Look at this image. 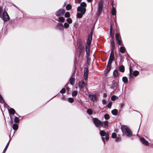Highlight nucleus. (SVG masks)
Here are the masks:
<instances>
[{
    "instance_id": "obj_2",
    "label": "nucleus",
    "mask_w": 153,
    "mask_h": 153,
    "mask_svg": "<svg viewBox=\"0 0 153 153\" xmlns=\"http://www.w3.org/2000/svg\"><path fill=\"white\" fill-rule=\"evenodd\" d=\"M121 130L123 135L126 134L127 136L131 137L132 136V134L130 129L126 126H123L121 127Z\"/></svg>"
},
{
    "instance_id": "obj_16",
    "label": "nucleus",
    "mask_w": 153,
    "mask_h": 153,
    "mask_svg": "<svg viewBox=\"0 0 153 153\" xmlns=\"http://www.w3.org/2000/svg\"><path fill=\"white\" fill-rule=\"evenodd\" d=\"M140 140L143 144L146 146H148L149 145V143L148 142V141L146 140L144 138H140Z\"/></svg>"
},
{
    "instance_id": "obj_4",
    "label": "nucleus",
    "mask_w": 153,
    "mask_h": 153,
    "mask_svg": "<svg viewBox=\"0 0 153 153\" xmlns=\"http://www.w3.org/2000/svg\"><path fill=\"white\" fill-rule=\"evenodd\" d=\"M100 134L102 137V140L104 143L109 139V134L108 132H105L103 130L100 131Z\"/></svg>"
},
{
    "instance_id": "obj_56",
    "label": "nucleus",
    "mask_w": 153,
    "mask_h": 153,
    "mask_svg": "<svg viewBox=\"0 0 153 153\" xmlns=\"http://www.w3.org/2000/svg\"><path fill=\"white\" fill-rule=\"evenodd\" d=\"M67 88V90H68H68H69V88Z\"/></svg>"
},
{
    "instance_id": "obj_50",
    "label": "nucleus",
    "mask_w": 153,
    "mask_h": 153,
    "mask_svg": "<svg viewBox=\"0 0 153 153\" xmlns=\"http://www.w3.org/2000/svg\"><path fill=\"white\" fill-rule=\"evenodd\" d=\"M82 0H75V2L76 4L80 3Z\"/></svg>"
},
{
    "instance_id": "obj_29",
    "label": "nucleus",
    "mask_w": 153,
    "mask_h": 153,
    "mask_svg": "<svg viewBox=\"0 0 153 153\" xmlns=\"http://www.w3.org/2000/svg\"><path fill=\"white\" fill-rule=\"evenodd\" d=\"M125 51V48L124 47H121L120 48V51L122 53H123Z\"/></svg>"
},
{
    "instance_id": "obj_35",
    "label": "nucleus",
    "mask_w": 153,
    "mask_h": 153,
    "mask_svg": "<svg viewBox=\"0 0 153 153\" xmlns=\"http://www.w3.org/2000/svg\"><path fill=\"white\" fill-rule=\"evenodd\" d=\"M63 26L65 28H67L69 27V24L67 23H65Z\"/></svg>"
},
{
    "instance_id": "obj_33",
    "label": "nucleus",
    "mask_w": 153,
    "mask_h": 153,
    "mask_svg": "<svg viewBox=\"0 0 153 153\" xmlns=\"http://www.w3.org/2000/svg\"><path fill=\"white\" fill-rule=\"evenodd\" d=\"M0 102L1 103H4V104L5 105V103L4 102V101L3 100V98L1 94H0Z\"/></svg>"
},
{
    "instance_id": "obj_27",
    "label": "nucleus",
    "mask_w": 153,
    "mask_h": 153,
    "mask_svg": "<svg viewBox=\"0 0 153 153\" xmlns=\"http://www.w3.org/2000/svg\"><path fill=\"white\" fill-rule=\"evenodd\" d=\"M119 69L120 71L121 72H124L125 71L124 67L123 65H121Z\"/></svg>"
},
{
    "instance_id": "obj_38",
    "label": "nucleus",
    "mask_w": 153,
    "mask_h": 153,
    "mask_svg": "<svg viewBox=\"0 0 153 153\" xmlns=\"http://www.w3.org/2000/svg\"><path fill=\"white\" fill-rule=\"evenodd\" d=\"M66 21L69 24H71L72 22V21L71 19L68 18L66 19Z\"/></svg>"
},
{
    "instance_id": "obj_13",
    "label": "nucleus",
    "mask_w": 153,
    "mask_h": 153,
    "mask_svg": "<svg viewBox=\"0 0 153 153\" xmlns=\"http://www.w3.org/2000/svg\"><path fill=\"white\" fill-rule=\"evenodd\" d=\"M5 105H6V107H7V108H8V111L9 112V113L10 114V119L12 120V117H11V115H10V114H14L15 113V111L13 108H10V109L8 108V106L5 103Z\"/></svg>"
},
{
    "instance_id": "obj_53",
    "label": "nucleus",
    "mask_w": 153,
    "mask_h": 153,
    "mask_svg": "<svg viewBox=\"0 0 153 153\" xmlns=\"http://www.w3.org/2000/svg\"><path fill=\"white\" fill-rule=\"evenodd\" d=\"M107 96V94L105 93H104L103 94V97H106Z\"/></svg>"
},
{
    "instance_id": "obj_15",
    "label": "nucleus",
    "mask_w": 153,
    "mask_h": 153,
    "mask_svg": "<svg viewBox=\"0 0 153 153\" xmlns=\"http://www.w3.org/2000/svg\"><path fill=\"white\" fill-rule=\"evenodd\" d=\"M88 97L90 100L94 102L97 100V97L96 95L90 94Z\"/></svg>"
},
{
    "instance_id": "obj_59",
    "label": "nucleus",
    "mask_w": 153,
    "mask_h": 153,
    "mask_svg": "<svg viewBox=\"0 0 153 153\" xmlns=\"http://www.w3.org/2000/svg\"><path fill=\"white\" fill-rule=\"evenodd\" d=\"M112 6H113V5L112 4Z\"/></svg>"
},
{
    "instance_id": "obj_3",
    "label": "nucleus",
    "mask_w": 153,
    "mask_h": 153,
    "mask_svg": "<svg viewBox=\"0 0 153 153\" xmlns=\"http://www.w3.org/2000/svg\"><path fill=\"white\" fill-rule=\"evenodd\" d=\"M92 34H91L88 36L87 41V45L86 46V51L88 57L89 56L90 52V46L92 40Z\"/></svg>"
},
{
    "instance_id": "obj_34",
    "label": "nucleus",
    "mask_w": 153,
    "mask_h": 153,
    "mask_svg": "<svg viewBox=\"0 0 153 153\" xmlns=\"http://www.w3.org/2000/svg\"><path fill=\"white\" fill-rule=\"evenodd\" d=\"M65 20V18L62 17H59V21L62 22H63Z\"/></svg>"
},
{
    "instance_id": "obj_8",
    "label": "nucleus",
    "mask_w": 153,
    "mask_h": 153,
    "mask_svg": "<svg viewBox=\"0 0 153 153\" xmlns=\"http://www.w3.org/2000/svg\"><path fill=\"white\" fill-rule=\"evenodd\" d=\"M0 17L4 21H7L10 19V17L7 13L5 11H4L1 16Z\"/></svg>"
},
{
    "instance_id": "obj_7",
    "label": "nucleus",
    "mask_w": 153,
    "mask_h": 153,
    "mask_svg": "<svg viewBox=\"0 0 153 153\" xmlns=\"http://www.w3.org/2000/svg\"><path fill=\"white\" fill-rule=\"evenodd\" d=\"M139 74V72L135 70L134 71H133L131 66L129 68V78H132L133 77V76H136Z\"/></svg>"
},
{
    "instance_id": "obj_45",
    "label": "nucleus",
    "mask_w": 153,
    "mask_h": 153,
    "mask_svg": "<svg viewBox=\"0 0 153 153\" xmlns=\"http://www.w3.org/2000/svg\"><path fill=\"white\" fill-rule=\"evenodd\" d=\"M112 105V102H109L108 103V105H107L108 107V108H110L111 107Z\"/></svg>"
},
{
    "instance_id": "obj_17",
    "label": "nucleus",
    "mask_w": 153,
    "mask_h": 153,
    "mask_svg": "<svg viewBox=\"0 0 153 153\" xmlns=\"http://www.w3.org/2000/svg\"><path fill=\"white\" fill-rule=\"evenodd\" d=\"M75 81V78H74V76L73 74L71 76V77L69 80V82L72 85H73L74 84Z\"/></svg>"
},
{
    "instance_id": "obj_55",
    "label": "nucleus",
    "mask_w": 153,
    "mask_h": 153,
    "mask_svg": "<svg viewBox=\"0 0 153 153\" xmlns=\"http://www.w3.org/2000/svg\"><path fill=\"white\" fill-rule=\"evenodd\" d=\"M92 0H87V1L88 2H91L92 1Z\"/></svg>"
},
{
    "instance_id": "obj_26",
    "label": "nucleus",
    "mask_w": 153,
    "mask_h": 153,
    "mask_svg": "<svg viewBox=\"0 0 153 153\" xmlns=\"http://www.w3.org/2000/svg\"><path fill=\"white\" fill-rule=\"evenodd\" d=\"M111 13L113 15H116V10L114 8L112 7V10H111Z\"/></svg>"
},
{
    "instance_id": "obj_11",
    "label": "nucleus",
    "mask_w": 153,
    "mask_h": 153,
    "mask_svg": "<svg viewBox=\"0 0 153 153\" xmlns=\"http://www.w3.org/2000/svg\"><path fill=\"white\" fill-rule=\"evenodd\" d=\"M114 57L113 52V51H111L109 61L108 62L109 63V65H111L112 62L114 60Z\"/></svg>"
},
{
    "instance_id": "obj_41",
    "label": "nucleus",
    "mask_w": 153,
    "mask_h": 153,
    "mask_svg": "<svg viewBox=\"0 0 153 153\" xmlns=\"http://www.w3.org/2000/svg\"><path fill=\"white\" fill-rule=\"evenodd\" d=\"M3 12L2 7L0 6V16H1Z\"/></svg>"
},
{
    "instance_id": "obj_49",
    "label": "nucleus",
    "mask_w": 153,
    "mask_h": 153,
    "mask_svg": "<svg viewBox=\"0 0 153 153\" xmlns=\"http://www.w3.org/2000/svg\"><path fill=\"white\" fill-rule=\"evenodd\" d=\"M116 136L117 135L115 133H113L112 134L111 137L113 138H115L116 137Z\"/></svg>"
},
{
    "instance_id": "obj_42",
    "label": "nucleus",
    "mask_w": 153,
    "mask_h": 153,
    "mask_svg": "<svg viewBox=\"0 0 153 153\" xmlns=\"http://www.w3.org/2000/svg\"><path fill=\"white\" fill-rule=\"evenodd\" d=\"M113 74L114 76H118V71L117 70H115L113 72Z\"/></svg>"
},
{
    "instance_id": "obj_21",
    "label": "nucleus",
    "mask_w": 153,
    "mask_h": 153,
    "mask_svg": "<svg viewBox=\"0 0 153 153\" xmlns=\"http://www.w3.org/2000/svg\"><path fill=\"white\" fill-rule=\"evenodd\" d=\"M102 124L101 126H102L104 128H106L108 127V122L107 121H105L104 122H102Z\"/></svg>"
},
{
    "instance_id": "obj_22",
    "label": "nucleus",
    "mask_w": 153,
    "mask_h": 153,
    "mask_svg": "<svg viewBox=\"0 0 153 153\" xmlns=\"http://www.w3.org/2000/svg\"><path fill=\"white\" fill-rule=\"evenodd\" d=\"M87 6L86 4L84 2H82L80 4V7L82 8H85Z\"/></svg>"
},
{
    "instance_id": "obj_19",
    "label": "nucleus",
    "mask_w": 153,
    "mask_h": 153,
    "mask_svg": "<svg viewBox=\"0 0 153 153\" xmlns=\"http://www.w3.org/2000/svg\"><path fill=\"white\" fill-rule=\"evenodd\" d=\"M112 86L113 88L114 89H117L118 87V84L117 82L113 80L112 82Z\"/></svg>"
},
{
    "instance_id": "obj_46",
    "label": "nucleus",
    "mask_w": 153,
    "mask_h": 153,
    "mask_svg": "<svg viewBox=\"0 0 153 153\" xmlns=\"http://www.w3.org/2000/svg\"><path fill=\"white\" fill-rule=\"evenodd\" d=\"M111 29H110V35L112 37V38L114 37V34H112L111 32V30L112 29V26L111 25Z\"/></svg>"
},
{
    "instance_id": "obj_1",
    "label": "nucleus",
    "mask_w": 153,
    "mask_h": 153,
    "mask_svg": "<svg viewBox=\"0 0 153 153\" xmlns=\"http://www.w3.org/2000/svg\"><path fill=\"white\" fill-rule=\"evenodd\" d=\"M121 130L123 135L126 134L127 136L131 137L132 136V134L130 129L126 126H123L121 127Z\"/></svg>"
},
{
    "instance_id": "obj_20",
    "label": "nucleus",
    "mask_w": 153,
    "mask_h": 153,
    "mask_svg": "<svg viewBox=\"0 0 153 153\" xmlns=\"http://www.w3.org/2000/svg\"><path fill=\"white\" fill-rule=\"evenodd\" d=\"M79 87L81 88H83L85 86V82L83 81H81L79 83Z\"/></svg>"
},
{
    "instance_id": "obj_60",
    "label": "nucleus",
    "mask_w": 153,
    "mask_h": 153,
    "mask_svg": "<svg viewBox=\"0 0 153 153\" xmlns=\"http://www.w3.org/2000/svg\"><path fill=\"white\" fill-rule=\"evenodd\" d=\"M112 6H113V5L112 4Z\"/></svg>"
},
{
    "instance_id": "obj_12",
    "label": "nucleus",
    "mask_w": 153,
    "mask_h": 153,
    "mask_svg": "<svg viewBox=\"0 0 153 153\" xmlns=\"http://www.w3.org/2000/svg\"><path fill=\"white\" fill-rule=\"evenodd\" d=\"M102 1H100L99 3L98 9V15H99L102 12Z\"/></svg>"
},
{
    "instance_id": "obj_40",
    "label": "nucleus",
    "mask_w": 153,
    "mask_h": 153,
    "mask_svg": "<svg viewBox=\"0 0 153 153\" xmlns=\"http://www.w3.org/2000/svg\"><path fill=\"white\" fill-rule=\"evenodd\" d=\"M68 100L71 103H73L74 101V99L72 98H69L68 99Z\"/></svg>"
},
{
    "instance_id": "obj_5",
    "label": "nucleus",
    "mask_w": 153,
    "mask_h": 153,
    "mask_svg": "<svg viewBox=\"0 0 153 153\" xmlns=\"http://www.w3.org/2000/svg\"><path fill=\"white\" fill-rule=\"evenodd\" d=\"M77 10L81 12L80 13H77V17L78 18H81L83 15L85 13L86 9L85 8H82L80 7H78L77 8Z\"/></svg>"
},
{
    "instance_id": "obj_25",
    "label": "nucleus",
    "mask_w": 153,
    "mask_h": 153,
    "mask_svg": "<svg viewBox=\"0 0 153 153\" xmlns=\"http://www.w3.org/2000/svg\"><path fill=\"white\" fill-rule=\"evenodd\" d=\"M118 113L117 110L116 109H114L112 111L111 113L112 114L115 115H116Z\"/></svg>"
},
{
    "instance_id": "obj_58",
    "label": "nucleus",
    "mask_w": 153,
    "mask_h": 153,
    "mask_svg": "<svg viewBox=\"0 0 153 153\" xmlns=\"http://www.w3.org/2000/svg\"><path fill=\"white\" fill-rule=\"evenodd\" d=\"M91 8H92V4H91Z\"/></svg>"
},
{
    "instance_id": "obj_37",
    "label": "nucleus",
    "mask_w": 153,
    "mask_h": 153,
    "mask_svg": "<svg viewBox=\"0 0 153 153\" xmlns=\"http://www.w3.org/2000/svg\"><path fill=\"white\" fill-rule=\"evenodd\" d=\"M19 119L17 117H15L14 118V121L16 123H18L19 122Z\"/></svg>"
},
{
    "instance_id": "obj_10",
    "label": "nucleus",
    "mask_w": 153,
    "mask_h": 153,
    "mask_svg": "<svg viewBox=\"0 0 153 153\" xmlns=\"http://www.w3.org/2000/svg\"><path fill=\"white\" fill-rule=\"evenodd\" d=\"M65 12V11L64 10L60 9L56 12V15L57 16H61L64 14Z\"/></svg>"
},
{
    "instance_id": "obj_14",
    "label": "nucleus",
    "mask_w": 153,
    "mask_h": 153,
    "mask_svg": "<svg viewBox=\"0 0 153 153\" xmlns=\"http://www.w3.org/2000/svg\"><path fill=\"white\" fill-rule=\"evenodd\" d=\"M88 69L87 68H85L84 71V78L86 80L88 78Z\"/></svg>"
},
{
    "instance_id": "obj_30",
    "label": "nucleus",
    "mask_w": 153,
    "mask_h": 153,
    "mask_svg": "<svg viewBox=\"0 0 153 153\" xmlns=\"http://www.w3.org/2000/svg\"><path fill=\"white\" fill-rule=\"evenodd\" d=\"M87 112V113L89 115H91L93 113V111L92 110L90 109H88Z\"/></svg>"
},
{
    "instance_id": "obj_48",
    "label": "nucleus",
    "mask_w": 153,
    "mask_h": 153,
    "mask_svg": "<svg viewBox=\"0 0 153 153\" xmlns=\"http://www.w3.org/2000/svg\"><path fill=\"white\" fill-rule=\"evenodd\" d=\"M65 92V88H63L60 91V92L61 93H64Z\"/></svg>"
},
{
    "instance_id": "obj_47",
    "label": "nucleus",
    "mask_w": 153,
    "mask_h": 153,
    "mask_svg": "<svg viewBox=\"0 0 153 153\" xmlns=\"http://www.w3.org/2000/svg\"><path fill=\"white\" fill-rule=\"evenodd\" d=\"M111 65H109V63H108L107 69V70L108 71H109L111 69V67H110Z\"/></svg>"
},
{
    "instance_id": "obj_6",
    "label": "nucleus",
    "mask_w": 153,
    "mask_h": 153,
    "mask_svg": "<svg viewBox=\"0 0 153 153\" xmlns=\"http://www.w3.org/2000/svg\"><path fill=\"white\" fill-rule=\"evenodd\" d=\"M93 121L96 126L98 128H100L102 124V122L99 120L97 118H93Z\"/></svg>"
},
{
    "instance_id": "obj_43",
    "label": "nucleus",
    "mask_w": 153,
    "mask_h": 153,
    "mask_svg": "<svg viewBox=\"0 0 153 153\" xmlns=\"http://www.w3.org/2000/svg\"><path fill=\"white\" fill-rule=\"evenodd\" d=\"M110 117L109 116L108 114H105L104 115V118L106 120H107L109 119Z\"/></svg>"
},
{
    "instance_id": "obj_9",
    "label": "nucleus",
    "mask_w": 153,
    "mask_h": 153,
    "mask_svg": "<svg viewBox=\"0 0 153 153\" xmlns=\"http://www.w3.org/2000/svg\"><path fill=\"white\" fill-rule=\"evenodd\" d=\"M115 37L117 43L120 45H121L122 41L120 35L118 33H116L115 35Z\"/></svg>"
},
{
    "instance_id": "obj_54",
    "label": "nucleus",
    "mask_w": 153,
    "mask_h": 153,
    "mask_svg": "<svg viewBox=\"0 0 153 153\" xmlns=\"http://www.w3.org/2000/svg\"><path fill=\"white\" fill-rule=\"evenodd\" d=\"M123 106H124V104H121V108H122Z\"/></svg>"
},
{
    "instance_id": "obj_36",
    "label": "nucleus",
    "mask_w": 153,
    "mask_h": 153,
    "mask_svg": "<svg viewBox=\"0 0 153 153\" xmlns=\"http://www.w3.org/2000/svg\"><path fill=\"white\" fill-rule=\"evenodd\" d=\"M65 16L66 18H68L70 16V13L69 12H66L65 15Z\"/></svg>"
},
{
    "instance_id": "obj_18",
    "label": "nucleus",
    "mask_w": 153,
    "mask_h": 153,
    "mask_svg": "<svg viewBox=\"0 0 153 153\" xmlns=\"http://www.w3.org/2000/svg\"><path fill=\"white\" fill-rule=\"evenodd\" d=\"M56 28V29L60 30H63L64 29L63 24L60 23L57 24Z\"/></svg>"
},
{
    "instance_id": "obj_57",
    "label": "nucleus",
    "mask_w": 153,
    "mask_h": 153,
    "mask_svg": "<svg viewBox=\"0 0 153 153\" xmlns=\"http://www.w3.org/2000/svg\"><path fill=\"white\" fill-rule=\"evenodd\" d=\"M65 4H66V3H65L64 4V5L63 6V7H64L65 6Z\"/></svg>"
},
{
    "instance_id": "obj_44",
    "label": "nucleus",
    "mask_w": 153,
    "mask_h": 153,
    "mask_svg": "<svg viewBox=\"0 0 153 153\" xmlns=\"http://www.w3.org/2000/svg\"><path fill=\"white\" fill-rule=\"evenodd\" d=\"M9 143H10V142H9H9L7 143V145L6 146V147H5V148H4V151H3V152H4V153L5 152V151H6V150H7V147H8V146L9 145Z\"/></svg>"
},
{
    "instance_id": "obj_39",
    "label": "nucleus",
    "mask_w": 153,
    "mask_h": 153,
    "mask_svg": "<svg viewBox=\"0 0 153 153\" xmlns=\"http://www.w3.org/2000/svg\"><path fill=\"white\" fill-rule=\"evenodd\" d=\"M77 94V92L76 91H74L72 92V95L73 96H76Z\"/></svg>"
},
{
    "instance_id": "obj_52",
    "label": "nucleus",
    "mask_w": 153,
    "mask_h": 153,
    "mask_svg": "<svg viewBox=\"0 0 153 153\" xmlns=\"http://www.w3.org/2000/svg\"><path fill=\"white\" fill-rule=\"evenodd\" d=\"M116 141H120V138L119 137H117L116 138Z\"/></svg>"
},
{
    "instance_id": "obj_51",
    "label": "nucleus",
    "mask_w": 153,
    "mask_h": 153,
    "mask_svg": "<svg viewBox=\"0 0 153 153\" xmlns=\"http://www.w3.org/2000/svg\"><path fill=\"white\" fill-rule=\"evenodd\" d=\"M102 103L103 105H105L106 103V101L105 100H102Z\"/></svg>"
},
{
    "instance_id": "obj_24",
    "label": "nucleus",
    "mask_w": 153,
    "mask_h": 153,
    "mask_svg": "<svg viewBox=\"0 0 153 153\" xmlns=\"http://www.w3.org/2000/svg\"><path fill=\"white\" fill-rule=\"evenodd\" d=\"M110 41H111V45L112 47V48H114L115 44H114V41L113 39V38H112L111 40Z\"/></svg>"
},
{
    "instance_id": "obj_23",
    "label": "nucleus",
    "mask_w": 153,
    "mask_h": 153,
    "mask_svg": "<svg viewBox=\"0 0 153 153\" xmlns=\"http://www.w3.org/2000/svg\"><path fill=\"white\" fill-rule=\"evenodd\" d=\"M13 129L15 131H16L18 129V125L16 124H14L13 126Z\"/></svg>"
},
{
    "instance_id": "obj_32",
    "label": "nucleus",
    "mask_w": 153,
    "mask_h": 153,
    "mask_svg": "<svg viewBox=\"0 0 153 153\" xmlns=\"http://www.w3.org/2000/svg\"><path fill=\"white\" fill-rule=\"evenodd\" d=\"M66 8L67 10H69L71 8V6L70 4H68L66 6Z\"/></svg>"
},
{
    "instance_id": "obj_31",
    "label": "nucleus",
    "mask_w": 153,
    "mask_h": 153,
    "mask_svg": "<svg viewBox=\"0 0 153 153\" xmlns=\"http://www.w3.org/2000/svg\"><path fill=\"white\" fill-rule=\"evenodd\" d=\"M122 80L123 82L125 83L127 82L128 81L127 78L125 76L123 77Z\"/></svg>"
},
{
    "instance_id": "obj_28",
    "label": "nucleus",
    "mask_w": 153,
    "mask_h": 153,
    "mask_svg": "<svg viewBox=\"0 0 153 153\" xmlns=\"http://www.w3.org/2000/svg\"><path fill=\"white\" fill-rule=\"evenodd\" d=\"M118 97L115 95H113L111 97V99L112 101H114L116 99H118Z\"/></svg>"
}]
</instances>
